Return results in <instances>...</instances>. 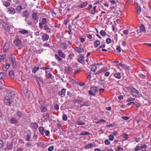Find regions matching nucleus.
I'll use <instances>...</instances> for the list:
<instances>
[{
  "label": "nucleus",
  "mask_w": 151,
  "mask_h": 151,
  "mask_svg": "<svg viewBox=\"0 0 151 151\" xmlns=\"http://www.w3.org/2000/svg\"><path fill=\"white\" fill-rule=\"evenodd\" d=\"M13 99L6 94L4 99V102L6 106H9L12 103Z\"/></svg>",
  "instance_id": "1"
},
{
  "label": "nucleus",
  "mask_w": 151,
  "mask_h": 151,
  "mask_svg": "<svg viewBox=\"0 0 151 151\" xmlns=\"http://www.w3.org/2000/svg\"><path fill=\"white\" fill-rule=\"evenodd\" d=\"M9 58L12 63L13 68H16L17 67L15 58L12 54H10L9 56Z\"/></svg>",
  "instance_id": "2"
},
{
  "label": "nucleus",
  "mask_w": 151,
  "mask_h": 151,
  "mask_svg": "<svg viewBox=\"0 0 151 151\" xmlns=\"http://www.w3.org/2000/svg\"><path fill=\"white\" fill-rule=\"evenodd\" d=\"M130 90V92L131 94L133 97H137L139 96V91L134 88H131Z\"/></svg>",
  "instance_id": "3"
},
{
  "label": "nucleus",
  "mask_w": 151,
  "mask_h": 151,
  "mask_svg": "<svg viewBox=\"0 0 151 151\" xmlns=\"http://www.w3.org/2000/svg\"><path fill=\"white\" fill-rule=\"evenodd\" d=\"M6 95L9 96L12 99L15 98L16 95V92L15 91L10 90H8Z\"/></svg>",
  "instance_id": "4"
},
{
  "label": "nucleus",
  "mask_w": 151,
  "mask_h": 151,
  "mask_svg": "<svg viewBox=\"0 0 151 151\" xmlns=\"http://www.w3.org/2000/svg\"><path fill=\"white\" fill-rule=\"evenodd\" d=\"M98 91V89L97 88L95 87H91L88 91V93L91 95L94 96L96 95L95 93Z\"/></svg>",
  "instance_id": "5"
},
{
  "label": "nucleus",
  "mask_w": 151,
  "mask_h": 151,
  "mask_svg": "<svg viewBox=\"0 0 151 151\" xmlns=\"http://www.w3.org/2000/svg\"><path fill=\"white\" fill-rule=\"evenodd\" d=\"M47 22V19L46 18H42L41 20V22H40L39 24L40 28L42 30L43 28V25L46 24Z\"/></svg>",
  "instance_id": "6"
},
{
  "label": "nucleus",
  "mask_w": 151,
  "mask_h": 151,
  "mask_svg": "<svg viewBox=\"0 0 151 151\" xmlns=\"http://www.w3.org/2000/svg\"><path fill=\"white\" fill-rule=\"evenodd\" d=\"M24 20L28 26H32L33 24H36L37 23L36 21H33V20L31 19H25Z\"/></svg>",
  "instance_id": "7"
},
{
  "label": "nucleus",
  "mask_w": 151,
  "mask_h": 151,
  "mask_svg": "<svg viewBox=\"0 0 151 151\" xmlns=\"http://www.w3.org/2000/svg\"><path fill=\"white\" fill-rule=\"evenodd\" d=\"M41 35L42 40L43 41H47L48 40L49 38V36L46 34L44 33H41Z\"/></svg>",
  "instance_id": "8"
},
{
  "label": "nucleus",
  "mask_w": 151,
  "mask_h": 151,
  "mask_svg": "<svg viewBox=\"0 0 151 151\" xmlns=\"http://www.w3.org/2000/svg\"><path fill=\"white\" fill-rule=\"evenodd\" d=\"M7 12L11 14H14L16 13L14 9L12 7L8 8L7 9Z\"/></svg>",
  "instance_id": "9"
},
{
  "label": "nucleus",
  "mask_w": 151,
  "mask_h": 151,
  "mask_svg": "<svg viewBox=\"0 0 151 151\" xmlns=\"http://www.w3.org/2000/svg\"><path fill=\"white\" fill-rule=\"evenodd\" d=\"M60 46L61 48L64 50H66L68 47V45H67L66 43L64 41L60 42Z\"/></svg>",
  "instance_id": "10"
},
{
  "label": "nucleus",
  "mask_w": 151,
  "mask_h": 151,
  "mask_svg": "<svg viewBox=\"0 0 151 151\" xmlns=\"http://www.w3.org/2000/svg\"><path fill=\"white\" fill-rule=\"evenodd\" d=\"M30 127L33 129L36 130L38 127V124L36 122H32L30 124Z\"/></svg>",
  "instance_id": "11"
},
{
  "label": "nucleus",
  "mask_w": 151,
  "mask_h": 151,
  "mask_svg": "<svg viewBox=\"0 0 151 151\" xmlns=\"http://www.w3.org/2000/svg\"><path fill=\"white\" fill-rule=\"evenodd\" d=\"M32 19H33V21H36V22H37V23L38 19V17L37 13L33 12L32 14Z\"/></svg>",
  "instance_id": "12"
},
{
  "label": "nucleus",
  "mask_w": 151,
  "mask_h": 151,
  "mask_svg": "<svg viewBox=\"0 0 151 151\" xmlns=\"http://www.w3.org/2000/svg\"><path fill=\"white\" fill-rule=\"evenodd\" d=\"M17 116L19 118H21L24 115V114L22 111H20L19 110H17L16 112Z\"/></svg>",
  "instance_id": "13"
},
{
  "label": "nucleus",
  "mask_w": 151,
  "mask_h": 151,
  "mask_svg": "<svg viewBox=\"0 0 151 151\" xmlns=\"http://www.w3.org/2000/svg\"><path fill=\"white\" fill-rule=\"evenodd\" d=\"M58 55L61 58L65 59V54L61 50H58L57 52Z\"/></svg>",
  "instance_id": "14"
},
{
  "label": "nucleus",
  "mask_w": 151,
  "mask_h": 151,
  "mask_svg": "<svg viewBox=\"0 0 151 151\" xmlns=\"http://www.w3.org/2000/svg\"><path fill=\"white\" fill-rule=\"evenodd\" d=\"M107 70V68H101L97 71L96 73H95V75H99L100 73L106 72Z\"/></svg>",
  "instance_id": "15"
},
{
  "label": "nucleus",
  "mask_w": 151,
  "mask_h": 151,
  "mask_svg": "<svg viewBox=\"0 0 151 151\" xmlns=\"http://www.w3.org/2000/svg\"><path fill=\"white\" fill-rule=\"evenodd\" d=\"M66 90V89L64 88L62 89L60 91L58 92V94L62 97L64 96Z\"/></svg>",
  "instance_id": "16"
},
{
  "label": "nucleus",
  "mask_w": 151,
  "mask_h": 151,
  "mask_svg": "<svg viewBox=\"0 0 151 151\" xmlns=\"http://www.w3.org/2000/svg\"><path fill=\"white\" fill-rule=\"evenodd\" d=\"M14 43L16 46H19L22 44V41L17 38L14 40Z\"/></svg>",
  "instance_id": "17"
},
{
  "label": "nucleus",
  "mask_w": 151,
  "mask_h": 151,
  "mask_svg": "<svg viewBox=\"0 0 151 151\" xmlns=\"http://www.w3.org/2000/svg\"><path fill=\"white\" fill-rule=\"evenodd\" d=\"M88 4V3L87 1H84L81 4L78 5L77 7L80 8H82L86 7Z\"/></svg>",
  "instance_id": "18"
},
{
  "label": "nucleus",
  "mask_w": 151,
  "mask_h": 151,
  "mask_svg": "<svg viewBox=\"0 0 151 151\" xmlns=\"http://www.w3.org/2000/svg\"><path fill=\"white\" fill-rule=\"evenodd\" d=\"M90 105V103L89 100H86L83 102V103L80 105V107H82L83 106H89Z\"/></svg>",
  "instance_id": "19"
},
{
  "label": "nucleus",
  "mask_w": 151,
  "mask_h": 151,
  "mask_svg": "<svg viewBox=\"0 0 151 151\" xmlns=\"http://www.w3.org/2000/svg\"><path fill=\"white\" fill-rule=\"evenodd\" d=\"M3 27L7 31L9 32L10 31V27L8 24L4 23V24H3Z\"/></svg>",
  "instance_id": "20"
},
{
  "label": "nucleus",
  "mask_w": 151,
  "mask_h": 151,
  "mask_svg": "<svg viewBox=\"0 0 151 151\" xmlns=\"http://www.w3.org/2000/svg\"><path fill=\"white\" fill-rule=\"evenodd\" d=\"M2 1L3 6L6 7L7 8L10 5L11 2L10 1L6 0L4 1H2Z\"/></svg>",
  "instance_id": "21"
},
{
  "label": "nucleus",
  "mask_w": 151,
  "mask_h": 151,
  "mask_svg": "<svg viewBox=\"0 0 151 151\" xmlns=\"http://www.w3.org/2000/svg\"><path fill=\"white\" fill-rule=\"evenodd\" d=\"M47 71H45L46 73L45 75V77L47 79L50 78L52 79L53 78V76H52V74L51 73H47Z\"/></svg>",
  "instance_id": "22"
},
{
  "label": "nucleus",
  "mask_w": 151,
  "mask_h": 151,
  "mask_svg": "<svg viewBox=\"0 0 151 151\" xmlns=\"http://www.w3.org/2000/svg\"><path fill=\"white\" fill-rule=\"evenodd\" d=\"M43 29L45 30L47 32L49 33L51 32V29H50L47 24L45 25Z\"/></svg>",
  "instance_id": "23"
},
{
  "label": "nucleus",
  "mask_w": 151,
  "mask_h": 151,
  "mask_svg": "<svg viewBox=\"0 0 151 151\" xmlns=\"http://www.w3.org/2000/svg\"><path fill=\"white\" fill-rule=\"evenodd\" d=\"M74 50L78 53H82L84 51V49L79 47H76L74 48Z\"/></svg>",
  "instance_id": "24"
},
{
  "label": "nucleus",
  "mask_w": 151,
  "mask_h": 151,
  "mask_svg": "<svg viewBox=\"0 0 151 151\" xmlns=\"http://www.w3.org/2000/svg\"><path fill=\"white\" fill-rule=\"evenodd\" d=\"M10 121L12 124H16L17 125H18L19 122L15 118H12L11 119Z\"/></svg>",
  "instance_id": "25"
},
{
  "label": "nucleus",
  "mask_w": 151,
  "mask_h": 151,
  "mask_svg": "<svg viewBox=\"0 0 151 151\" xmlns=\"http://www.w3.org/2000/svg\"><path fill=\"white\" fill-rule=\"evenodd\" d=\"M23 17H25V19H28L29 16V14L27 10L23 12Z\"/></svg>",
  "instance_id": "26"
},
{
  "label": "nucleus",
  "mask_w": 151,
  "mask_h": 151,
  "mask_svg": "<svg viewBox=\"0 0 151 151\" xmlns=\"http://www.w3.org/2000/svg\"><path fill=\"white\" fill-rule=\"evenodd\" d=\"M35 80L37 82V84L40 86V85L39 82H40L42 83L43 82V79L39 77H36Z\"/></svg>",
  "instance_id": "27"
},
{
  "label": "nucleus",
  "mask_w": 151,
  "mask_h": 151,
  "mask_svg": "<svg viewBox=\"0 0 151 151\" xmlns=\"http://www.w3.org/2000/svg\"><path fill=\"white\" fill-rule=\"evenodd\" d=\"M91 66V70L90 71H91V72H93V73H94L97 68L96 65H92Z\"/></svg>",
  "instance_id": "28"
},
{
  "label": "nucleus",
  "mask_w": 151,
  "mask_h": 151,
  "mask_svg": "<svg viewBox=\"0 0 151 151\" xmlns=\"http://www.w3.org/2000/svg\"><path fill=\"white\" fill-rule=\"evenodd\" d=\"M54 56L55 58L57 59L58 62H62L63 59L58 55L55 54Z\"/></svg>",
  "instance_id": "29"
},
{
  "label": "nucleus",
  "mask_w": 151,
  "mask_h": 151,
  "mask_svg": "<svg viewBox=\"0 0 151 151\" xmlns=\"http://www.w3.org/2000/svg\"><path fill=\"white\" fill-rule=\"evenodd\" d=\"M40 109L41 111L42 112H45L47 110V109L46 107L45 106L42 105L40 107Z\"/></svg>",
  "instance_id": "30"
},
{
  "label": "nucleus",
  "mask_w": 151,
  "mask_h": 151,
  "mask_svg": "<svg viewBox=\"0 0 151 151\" xmlns=\"http://www.w3.org/2000/svg\"><path fill=\"white\" fill-rule=\"evenodd\" d=\"M13 145L12 143L8 142L7 144V148L9 150H12V149Z\"/></svg>",
  "instance_id": "31"
},
{
  "label": "nucleus",
  "mask_w": 151,
  "mask_h": 151,
  "mask_svg": "<svg viewBox=\"0 0 151 151\" xmlns=\"http://www.w3.org/2000/svg\"><path fill=\"white\" fill-rule=\"evenodd\" d=\"M9 75L10 78L12 79H14V71L11 70L9 71Z\"/></svg>",
  "instance_id": "32"
},
{
  "label": "nucleus",
  "mask_w": 151,
  "mask_h": 151,
  "mask_svg": "<svg viewBox=\"0 0 151 151\" xmlns=\"http://www.w3.org/2000/svg\"><path fill=\"white\" fill-rule=\"evenodd\" d=\"M10 66V64H6L5 65H4L3 67V69L4 71H6L9 68Z\"/></svg>",
  "instance_id": "33"
},
{
  "label": "nucleus",
  "mask_w": 151,
  "mask_h": 151,
  "mask_svg": "<svg viewBox=\"0 0 151 151\" xmlns=\"http://www.w3.org/2000/svg\"><path fill=\"white\" fill-rule=\"evenodd\" d=\"M42 116L44 119L46 120H47V119L50 117V115L49 113H44Z\"/></svg>",
  "instance_id": "34"
},
{
  "label": "nucleus",
  "mask_w": 151,
  "mask_h": 151,
  "mask_svg": "<svg viewBox=\"0 0 151 151\" xmlns=\"http://www.w3.org/2000/svg\"><path fill=\"white\" fill-rule=\"evenodd\" d=\"M19 33L23 35H25V34H27L28 33V30L25 29H22L21 30H19Z\"/></svg>",
  "instance_id": "35"
},
{
  "label": "nucleus",
  "mask_w": 151,
  "mask_h": 151,
  "mask_svg": "<svg viewBox=\"0 0 151 151\" xmlns=\"http://www.w3.org/2000/svg\"><path fill=\"white\" fill-rule=\"evenodd\" d=\"M6 74L5 72L0 73V79H4L6 77Z\"/></svg>",
  "instance_id": "36"
},
{
  "label": "nucleus",
  "mask_w": 151,
  "mask_h": 151,
  "mask_svg": "<svg viewBox=\"0 0 151 151\" xmlns=\"http://www.w3.org/2000/svg\"><path fill=\"white\" fill-rule=\"evenodd\" d=\"M100 44V41L99 40L95 41L94 42V47L95 48H97Z\"/></svg>",
  "instance_id": "37"
},
{
  "label": "nucleus",
  "mask_w": 151,
  "mask_h": 151,
  "mask_svg": "<svg viewBox=\"0 0 151 151\" xmlns=\"http://www.w3.org/2000/svg\"><path fill=\"white\" fill-rule=\"evenodd\" d=\"M140 32H146V30L144 26L142 24L140 26Z\"/></svg>",
  "instance_id": "38"
},
{
  "label": "nucleus",
  "mask_w": 151,
  "mask_h": 151,
  "mask_svg": "<svg viewBox=\"0 0 151 151\" xmlns=\"http://www.w3.org/2000/svg\"><path fill=\"white\" fill-rule=\"evenodd\" d=\"M114 76L116 78L118 79H119L121 77V75L120 73H114Z\"/></svg>",
  "instance_id": "39"
},
{
  "label": "nucleus",
  "mask_w": 151,
  "mask_h": 151,
  "mask_svg": "<svg viewBox=\"0 0 151 151\" xmlns=\"http://www.w3.org/2000/svg\"><path fill=\"white\" fill-rule=\"evenodd\" d=\"M93 145L92 143L88 144L85 146V148L86 149H89L90 148H91L93 147Z\"/></svg>",
  "instance_id": "40"
},
{
  "label": "nucleus",
  "mask_w": 151,
  "mask_h": 151,
  "mask_svg": "<svg viewBox=\"0 0 151 151\" xmlns=\"http://www.w3.org/2000/svg\"><path fill=\"white\" fill-rule=\"evenodd\" d=\"M78 61L82 64L84 63V60L83 57L81 56L78 59Z\"/></svg>",
  "instance_id": "41"
},
{
  "label": "nucleus",
  "mask_w": 151,
  "mask_h": 151,
  "mask_svg": "<svg viewBox=\"0 0 151 151\" xmlns=\"http://www.w3.org/2000/svg\"><path fill=\"white\" fill-rule=\"evenodd\" d=\"M76 124L78 125H84L85 124L84 122L81 121H77L76 122Z\"/></svg>",
  "instance_id": "42"
},
{
  "label": "nucleus",
  "mask_w": 151,
  "mask_h": 151,
  "mask_svg": "<svg viewBox=\"0 0 151 151\" xmlns=\"http://www.w3.org/2000/svg\"><path fill=\"white\" fill-rule=\"evenodd\" d=\"M16 11L18 12H20L21 10H22V6L21 5L17 6L15 8Z\"/></svg>",
  "instance_id": "43"
},
{
  "label": "nucleus",
  "mask_w": 151,
  "mask_h": 151,
  "mask_svg": "<svg viewBox=\"0 0 151 151\" xmlns=\"http://www.w3.org/2000/svg\"><path fill=\"white\" fill-rule=\"evenodd\" d=\"M23 91L25 95L26 96H27V97H29V95L28 93V91L26 88H24L23 89Z\"/></svg>",
  "instance_id": "44"
},
{
  "label": "nucleus",
  "mask_w": 151,
  "mask_h": 151,
  "mask_svg": "<svg viewBox=\"0 0 151 151\" xmlns=\"http://www.w3.org/2000/svg\"><path fill=\"white\" fill-rule=\"evenodd\" d=\"M44 130V129L42 127H40L39 128V131L42 135L44 134L43 131Z\"/></svg>",
  "instance_id": "45"
},
{
  "label": "nucleus",
  "mask_w": 151,
  "mask_h": 151,
  "mask_svg": "<svg viewBox=\"0 0 151 151\" xmlns=\"http://www.w3.org/2000/svg\"><path fill=\"white\" fill-rule=\"evenodd\" d=\"M31 138V135L29 134H27L26 136V138L25 139V140L27 141H30Z\"/></svg>",
  "instance_id": "46"
},
{
  "label": "nucleus",
  "mask_w": 151,
  "mask_h": 151,
  "mask_svg": "<svg viewBox=\"0 0 151 151\" xmlns=\"http://www.w3.org/2000/svg\"><path fill=\"white\" fill-rule=\"evenodd\" d=\"M89 134V133L87 132H82L81 134L80 135H88Z\"/></svg>",
  "instance_id": "47"
},
{
  "label": "nucleus",
  "mask_w": 151,
  "mask_h": 151,
  "mask_svg": "<svg viewBox=\"0 0 151 151\" xmlns=\"http://www.w3.org/2000/svg\"><path fill=\"white\" fill-rule=\"evenodd\" d=\"M100 34L103 36H104L106 35V33L104 30H101L100 32Z\"/></svg>",
  "instance_id": "48"
},
{
  "label": "nucleus",
  "mask_w": 151,
  "mask_h": 151,
  "mask_svg": "<svg viewBox=\"0 0 151 151\" xmlns=\"http://www.w3.org/2000/svg\"><path fill=\"white\" fill-rule=\"evenodd\" d=\"M39 69V67H35L32 70V72L33 73H35L36 71L37 70H38Z\"/></svg>",
  "instance_id": "49"
},
{
  "label": "nucleus",
  "mask_w": 151,
  "mask_h": 151,
  "mask_svg": "<svg viewBox=\"0 0 151 151\" xmlns=\"http://www.w3.org/2000/svg\"><path fill=\"white\" fill-rule=\"evenodd\" d=\"M62 119L64 121H66L68 119L67 115L65 114H63V115Z\"/></svg>",
  "instance_id": "50"
},
{
  "label": "nucleus",
  "mask_w": 151,
  "mask_h": 151,
  "mask_svg": "<svg viewBox=\"0 0 151 151\" xmlns=\"http://www.w3.org/2000/svg\"><path fill=\"white\" fill-rule=\"evenodd\" d=\"M139 104V103H138L137 102H130V103H128L127 105L128 106H130L132 104H135V105H137L138 104Z\"/></svg>",
  "instance_id": "51"
},
{
  "label": "nucleus",
  "mask_w": 151,
  "mask_h": 151,
  "mask_svg": "<svg viewBox=\"0 0 151 151\" xmlns=\"http://www.w3.org/2000/svg\"><path fill=\"white\" fill-rule=\"evenodd\" d=\"M109 139L111 141L113 140L114 137L113 135L110 134L109 136Z\"/></svg>",
  "instance_id": "52"
},
{
  "label": "nucleus",
  "mask_w": 151,
  "mask_h": 151,
  "mask_svg": "<svg viewBox=\"0 0 151 151\" xmlns=\"http://www.w3.org/2000/svg\"><path fill=\"white\" fill-rule=\"evenodd\" d=\"M95 10L93 9V8L92 10L90 11L89 12V13L90 14H95Z\"/></svg>",
  "instance_id": "53"
},
{
  "label": "nucleus",
  "mask_w": 151,
  "mask_h": 151,
  "mask_svg": "<svg viewBox=\"0 0 151 151\" xmlns=\"http://www.w3.org/2000/svg\"><path fill=\"white\" fill-rule=\"evenodd\" d=\"M4 143L2 140L0 139V149L3 146Z\"/></svg>",
  "instance_id": "54"
},
{
  "label": "nucleus",
  "mask_w": 151,
  "mask_h": 151,
  "mask_svg": "<svg viewBox=\"0 0 151 151\" xmlns=\"http://www.w3.org/2000/svg\"><path fill=\"white\" fill-rule=\"evenodd\" d=\"M44 132L45 133V134L46 136H49V133H50V132L48 130H47L46 129H45L44 130Z\"/></svg>",
  "instance_id": "55"
},
{
  "label": "nucleus",
  "mask_w": 151,
  "mask_h": 151,
  "mask_svg": "<svg viewBox=\"0 0 151 151\" xmlns=\"http://www.w3.org/2000/svg\"><path fill=\"white\" fill-rule=\"evenodd\" d=\"M123 148L122 147H121L120 146H118L117 150H116V151H123Z\"/></svg>",
  "instance_id": "56"
},
{
  "label": "nucleus",
  "mask_w": 151,
  "mask_h": 151,
  "mask_svg": "<svg viewBox=\"0 0 151 151\" xmlns=\"http://www.w3.org/2000/svg\"><path fill=\"white\" fill-rule=\"evenodd\" d=\"M5 57V55H0V61L3 60Z\"/></svg>",
  "instance_id": "57"
},
{
  "label": "nucleus",
  "mask_w": 151,
  "mask_h": 151,
  "mask_svg": "<svg viewBox=\"0 0 151 151\" xmlns=\"http://www.w3.org/2000/svg\"><path fill=\"white\" fill-rule=\"evenodd\" d=\"M104 143L106 145H109L110 144V142L108 139H106Z\"/></svg>",
  "instance_id": "58"
},
{
  "label": "nucleus",
  "mask_w": 151,
  "mask_h": 151,
  "mask_svg": "<svg viewBox=\"0 0 151 151\" xmlns=\"http://www.w3.org/2000/svg\"><path fill=\"white\" fill-rule=\"evenodd\" d=\"M121 118L125 120H127L129 119V117L127 116H125L122 117Z\"/></svg>",
  "instance_id": "59"
},
{
  "label": "nucleus",
  "mask_w": 151,
  "mask_h": 151,
  "mask_svg": "<svg viewBox=\"0 0 151 151\" xmlns=\"http://www.w3.org/2000/svg\"><path fill=\"white\" fill-rule=\"evenodd\" d=\"M92 73V72L91 71H90L89 73H87V75L88 76L87 77L88 79H90L91 76V74Z\"/></svg>",
  "instance_id": "60"
},
{
  "label": "nucleus",
  "mask_w": 151,
  "mask_h": 151,
  "mask_svg": "<svg viewBox=\"0 0 151 151\" xmlns=\"http://www.w3.org/2000/svg\"><path fill=\"white\" fill-rule=\"evenodd\" d=\"M106 42L107 44H110L111 42V39L110 38H107L106 40Z\"/></svg>",
  "instance_id": "61"
},
{
  "label": "nucleus",
  "mask_w": 151,
  "mask_h": 151,
  "mask_svg": "<svg viewBox=\"0 0 151 151\" xmlns=\"http://www.w3.org/2000/svg\"><path fill=\"white\" fill-rule=\"evenodd\" d=\"M138 76H139V77L141 78H145V75H143L142 74H139L138 75Z\"/></svg>",
  "instance_id": "62"
},
{
  "label": "nucleus",
  "mask_w": 151,
  "mask_h": 151,
  "mask_svg": "<svg viewBox=\"0 0 151 151\" xmlns=\"http://www.w3.org/2000/svg\"><path fill=\"white\" fill-rule=\"evenodd\" d=\"M54 147L53 146H51L48 149V151H52L53 150Z\"/></svg>",
  "instance_id": "63"
},
{
  "label": "nucleus",
  "mask_w": 151,
  "mask_h": 151,
  "mask_svg": "<svg viewBox=\"0 0 151 151\" xmlns=\"http://www.w3.org/2000/svg\"><path fill=\"white\" fill-rule=\"evenodd\" d=\"M110 74L109 72H106L104 73V76L106 77H108L109 76Z\"/></svg>",
  "instance_id": "64"
}]
</instances>
